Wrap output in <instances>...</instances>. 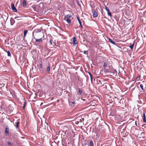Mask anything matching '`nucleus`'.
Segmentation results:
<instances>
[{"instance_id": "nucleus-1", "label": "nucleus", "mask_w": 146, "mask_h": 146, "mask_svg": "<svg viewBox=\"0 0 146 146\" xmlns=\"http://www.w3.org/2000/svg\"><path fill=\"white\" fill-rule=\"evenodd\" d=\"M38 35L40 36H41L39 37L40 38L39 39H36L35 42H38L39 43H41L42 42V40H44V35L43 33H38Z\"/></svg>"}, {"instance_id": "nucleus-2", "label": "nucleus", "mask_w": 146, "mask_h": 146, "mask_svg": "<svg viewBox=\"0 0 146 146\" xmlns=\"http://www.w3.org/2000/svg\"><path fill=\"white\" fill-rule=\"evenodd\" d=\"M72 15L69 14L65 15L64 18V20L66 21L69 24L71 23V20L70 18H71Z\"/></svg>"}, {"instance_id": "nucleus-3", "label": "nucleus", "mask_w": 146, "mask_h": 146, "mask_svg": "<svg viewBox=\"0 0 146 146\" xmlns=\"http://www.w3.org/2000/svg\"><path fill=\"white\" fill-rule=\"evenodd\" d=\"M11 7L12 10L13 12H17V10L15 7L14 4L13 3H11Z\"/></svg>"}, {"instance_id": "nucleus-4", "label": "nucleus", "mask_w": 146, "mask_h": 146, "mask_svg": "<svg viewBox=\"0 0 146 146\" xmlns=\"http://www.w3.org/2000/svg\"><path fill=\"white\" fill-rule=\"evenodd\" d=\"M9 128H8V126L6 125V129L5 130V134H7V135H8L9 134Z\"/></svg>"}, {"instance_id": "nucleus-5", "label": "nucleus", "mask_w": 146, "mask_h": 146, "mask_svg": "<svg viewBox=\"0 0 146 146\" xmlns=\"http://www.w3.org/2000/svg\"><path fill=\"white\" fill-rule=\"evenodd\" d=\"M117 71L115 70H112V72H110V73L113 74V75L114 76H116L117 75Z\"/></svg>"}, {"instance_id": "nucleus-6", "label": "nucleus", "mask_w": 146, "mask_h": 146, "mask_svg": "<svg viewBox=\"0 0 146 146\" xmlns=\"http://www.w3.org/2000/svg\"><path fill=\"white\" fill-rule=\"evenodd\" d=\"M73 43L74 44H77V42L76 40V39L75 37H74L73 38Z\"/></svg>"}, {"instance_id": "nucleus-7", "label": "nucleus", "mask_w": 146, "mask_h": 146, "mask_svg": "<svg viewBox=\"0 0 146 146\" xmlns=\"http://www.w3.org/2000/svg\"><path fill=\"white\" fill-rule=\"evenodd\" d=\"M142 84H140V87L141 88V89L143 91L144 90V89H143V86L145 85V84L144 83V82H142Z\"/></svg>"}, {"instance_id": "nucleus-8", "label": "nucleus", "mask_w": 146, "mask_h": 146, "mask_svg": "<svg viewBox=\"0 0 146 146\" xmlns=\"http://www.w3.org/2000/svg\"><path fill=\"white\" fill-rule=\"evenodd\" d=\"M77 19H78V22H79V23L80 25V26L82 28V24H81V22L80 20V18H79V17H77Z\"/></svg>"}, {"instance_id": "nucleus-9", "label": "nucleus", "mask_w": 146, "mask_h": 146, "mask_svg": "<svg viewBox=\"0 0 146 146\" xmlns=\"http://www.w3.org/2000/svg\"><path fill=\"white\" fill-rule=\"evenodd\" d=\"M97 12L94 11L93 14V16L94 17H97Z\"/></svg>"}, {"instance_id": "nucleus-10", "label": "nucleus", "mask_w": 146, "mask_h": 146, "mask_svg": "<svg viewBox=\"0 0 146 146\" xmlns=\"http://www.w3.org/2000/svg\"><path fill=\"white\" fill-rule=\"evenodd\" d=\"M96 83L98 85H99V86H100V84L101 85L102 84L101 81L100 80H97Z\"/></svg>"}, {"instance_id": "nucleus-11", "label": "nucleus", "mask_w": 146, "mask_h": 146, "mask_svg": "<svg viewBox=\"0 0 146 146\" xmlns=\"http://www.w3.org/2000/svg\"><path fill=\"white\" fill-rule=\"evenodd\" d=\"M133 81H134V83H133L131 85V86H130L129 87V89H131L132 87H133V86H134V84H135V83L136 82V80H133Z\"/></svg>"}, {"instance_id": "nucleus-12", "label": "nucleus", "mask_w": 146, "mask_h": 146, "mask_svg": "<svg viewBox=\"0 0 146 146\" xmlns=\"http://www.w3.org/2000/svg\"><path fill=\"white\" fill-rule=\"evenodd\" d=\"M23 7H25L26 6V2L25 0H23Z\"/></svg>"}, {"instance_id": "nucleus-13", "label": "nucleus", "mask_w": 146, "mask_h": 146, "mask_svg": "<svg viewBox=\"0 0 146 146\" xmlns=\"http://www.w3.org/2000/svg\"><path fill=\"white\" fill-rule=\"evenodd\" d=\"M20 122L19 121L16 122L15 123V124L16 125V128H18L19 127V124Z\"/></svg>"}, {"instance_id": "nucleus-14", "label": "nucleus", "mask_w": 146, "mask_h": 146, "mask_svg": "<svg viewBox=\"0 0 146 146\" xmlns=\"http://www.w3.org/2000/svg\"><path fill=\"white\" fill-rule=\"evenodd\" d=\"M109 41L111 43L113 44H115V42L113 41L112 39L110 38H109Z\"/></svg>"}, {"instance_id": "nucleus-15", "label": "nucleus", "mask_w": 146, "mask_h": 146, "mask_svg": "<svg viewBox=\"0 0 146 146\" xmlns=\"http://www.w3.org/2000/svg\"><path fill=\"white\" fill-rule=\"evenodd\" d=\"M4 16L5 17V18L6 19V20H7L8 17V13H5V15H4Z\"/></svg>"}, {"instance_id": "nucleus-16", "label": "nucleus", "mask_w": 146, "mask_h": 146, "mask_svg": "<svg viewBox=\"0 0 146 146\" xmlns=\"http://www.w3.org/2000/svg\"><path fill=\"white\" fill-rule=\"evenodd\" d=\"M27 32H28V30H25L24 31V37H25V36H26L27 33Z\"/></svg>"}, {"instance_id": "nucleus-17", "label": "nucleus", "mask_w": 146, "mask_h": 146, "mask_svg": "<svg viewBox=\"0 0 146 146\" xmlns=\"http://www.w3.org/2000/svg\"><path fill=\"white\" fill-rule=\"evenodd\" d=\"M33 38L32 39V42H34V40L35 39V40L36 39L35 38V36H34V33H33Z\"/></svg>"}, {"instance_id": "nucleus-18", "label": "nucleus", "mask_w": 146, "mask_h": 146, "mask_svg": "<svg viewBox=\"0 0 146 146\" xmlns=\"http://www.w3.org/2000/svg\"><path fill=\"white\" fill-rule=\"evenodd\" d=\"M88 74H89L90 76V79L91 82L92 81V74L90 73L89 72H88Z\"/></svg>"}, {"instance_id": "nucleus-19", "label": "nucleus", "mask_w": 146, "mask_h": 146, "mask_svg": "<svg viewBox=\"0 0 146 146\" xmlns=\"http://www.w3.org/2000/svg\"><path fill=\"white\" fill-rule=\"evenodd\" d=\"M82 90L80 88L78 89V93L80 95H81L82 93Z\"/></svg>"}, {"instance_id": "nucleus-20", "label": "nucleus", "mask_w": 146, "mask_h": 146, "mask_svg": "<svg viewBox=\"0 0 146 146\" xmlns=\"http://www.w3.org/2000/svg\"><path fill=\"white\" fill-rule=\"evenodd\" d=\"M50 71V66H48L47 68V71L48 72H49Z\"/></svg>"}, {"instance_id": "nucleus-21", "label": "nucleus", "mask_w": 146, "mask_h": 146, "mask_svg": "<svg viewBox=\"0 0 146 146\" xmlns=\"http://www.w3.org/2000/svg\"><path fill=\"white\" fill-rule=\"evenodd\" d=\"M32 7L35 11H36V7L35 5L32 6Z\"/></svg>"}, {"instance_id": "nucleus-22", "label": "nucleus", "mask_w": 146, "mask_h": 146, "mask_svg": "<svg viewBox=\"0 0 146 146\" xmlns=\"http://www.w3.org/2000/svg\"><path fill=\"white\" fill-rule=\"evenodd\" d=\"M26 104H27L26 102L25 101L24 102V103L23 106V109H24L25 106H26Z\"/></svg>"}, {"instance_id": "nucleus-23", "label": "nucleus", "mask_w": 146, "mask_h": 146, "mask_svg": "<svg viewBox=\"0 0 146 146\" xmlns=\"http://www.w3.org/2000/svg\"><path fill=\"white\" fill-rule=\"evenodd\" d=\"M134 43L133 44L129 46V47L131 49H132L133 48V47L134 45Z\"/></svg>"}, {"instance_id": "nucleus-24", "label": "nucleus", "mask_w": 146, "mask_h": 146, "mask_svg": "<svg viewBox=\"0 0 146 146\" xmlns=\"http://www.w3.org/2000/svg\"><path fill=\"white\" fill-rule=\"evenodd\" d=\"M143 122L146 123V119L145 117H143Z\"/></svg>"}, {"instance_id": "nucleus-25", "label": "nucleus", "mask_w": 146, "mask_h": 146, "mask_svg": "<svg viewBox=\"0 0 146 146\" xmlns=\"http://www.w3.org/2000/svg\"><path fill=\"white\" fill-rule=\"evenodd\" d=\"M7 56H11V54L10 52L9 51H8L7 52Z\"/></svg>"}, {"instance_id": "nucleus-26", "label": "nucleus", "mask_w": 146, "mask_h": 146, "mask_svg": "<svg viewBox=\"0 0 146 146\" xmlns=\"http://www.w3.org/2000/svg\"><path fill=\"white\" fill-rule=\"evenodd\" d=\"M90 146H93V142L92 140H91L90 141Z\"/></svg>"}, {"instance_id": "nucleus-27", "label": "nucleus", "mask_w": 146, "mask_h": 146, "mask_svg": "<svg viewBox=\"0 0 146 146\" xmlns=\"http://www.w3.org/2000/svg\"><path fill=\"white\" fill-rule=\"evenodd\" d=\"M7 144L9 146H12V144L10 141H8L7 142Z\"/></svg>"}, {"instance_id": "nucleus-28", "label": "nucleus", "mask_w": 146, "mask_h": 146, "mask_svg": "<svg viewBox=\"0 0 146 146\" xmlns=\"http://www.w3.org/2000/svg\"><path fill=\"white\" fill-rule=\"evenodd\" d=\"M108 15H110V17L111 16V12H110V11L108 12Z\"/></svg>"}, {"instance_id": "nucleus-29", "label": "nucleus", "mask_w": 146, "mask_h": 146, "mask_svg": "<svg viewBox=\"0 0 146 146\" xmlns=\"http://www.w3.org/2000/svg\"><path fill=\"white\" fill-rule=\"evenodd\" d=\"M135 86H134L131 89H130L132 91H133L135 90Z\"/></svg>"}, {"instance_id": "nucleus-30", "label": "nucleus", "mask_w": 146, "mask_h": 146, "mask_svg": "<svg viewBox=\"0 0 146 146\" xmlns=\"http://www.w3.org/2000/svg\"><path fill=\"white\" fill-rule=\"evenodd\" d=\"M107 63H104V64H103V66L104 67H106V66H107Z\"/></svg>"}, {"instance_id": "nucleus-31", "label": "nucleus", "mask_w": 146, "mask_h": 146, "mask_svg": "<svg viewBox=\"0 0 146 146\" xmlns=\"http://www.w3.org/2000/svg\"><path fill=\"white\" fill-rule=\"evenodd\" d=\"M83 146H88V145L86 143H84L83 145Z\"/></svg>"}, {"instance_id": "nucleus-32", "label": "nucleus", "mask_w": 146, "mask_h": 146, "mask_svg": "<svg viewBox=\"0 0 146 146\" xmlns=\"http://www.w3.org/2000/svg\"><path fill=\"white\" fill-rule=\"evenodd\" d=\"M105 9L106 10V11H107V12L110 11L109 9L107 7H105Z\"/></svg>"}, {"instance_id": "nucleus-33", "label": "nucleus", "mask_w": 146, "mask_h": 146, "mask_svg": "<svg viewBox=\"0 0 146 146\" xmlns=\"http://www.w3.org/2000/svg\"><path fill=\"white\" fill-rule=\"evenodd\" d=\"M40 69H42V63H40Z\"/></svg>"}, {"instance_id": "nucleus-34", "label": "nucleus", "mask_w": 146, "mask_h": 146, "mask_svg": "<svg viewBox=\"0 0 146 146\" xmlns=\"http://www.w3.org/2000/svg\"><path fill=\"white\" fill-rule=\"evenodd\" d=\"M49 42L50 43L51 45H52V42L51 40L50 39Z\"/></svg>"}, {"instance_id": "nucleus-35", "label": "nucleus", "mask_w": 146, "mask_h": 146, "mask_svg": "<svg viewBox=\"0 0 146 146\" xmlns=\"http://www.w3.org/2000/svg\"><path fill=\"white\" fill-rule=\"evenodd\" d=\"M20 18V17H15V19H16L17 18Z\"/></svg>"}, {"instance_id": "nucleus-36", "label": "nucleus", "mask_w": 146, "mask_h": 146, "mask_svg": "<svg viewBox=\"0 0 146 146\" xmlns=\"http://www.w3.org/2000/svg\"><path fill=\"white\" fill-rule=\"evenodd\" d=\"M143 117H145V113H143Z\"/></svg>"}, {"instance_id": "nucleus-37", "label": "nucleus", "mask_w": 146, "mask_h": 146, "mask_svg": "<svg viewBox=\"0 0 146 146\" xmlns=\"http://www.w3.org/2000/svg\"><path fill=\"white\" fill-rule=\"evenodd\" d=\"M86 51H84L83 53L84 54H86Z\"/></svg>"}, {"instance_id": "nucleus-38", "label": "nucleus", "mask_w": 146, "mask_h": 146, "mask_svg": "<svg viewBox=\"0 0 146 146\" xmlns=\"http://www.w3.org/2000/svg\"><path fill=\"white\" fill-rule=\"evenodd\" d=\"M72 104L73 105H74L75 104V102H72Z\"/></svg>"}, {"instance_id": "nucleus-39", "label": "nucleus", "mask_w": 146, "mask_h": 146, "mask_svg": "<svg viewBox=\"0 0 146 146\" xmlns=\"http://www.w3.org/2000/svg\"><path fill=\"white\" fill-rule=\"evenodd\" d=\"M38 46L39 47V48H40V47H42V46L41 45H38Z\"/></svg>"}, {"instance_id": "nucleus-40", "label": "nucleus", "mask_w": 146, "mask_h": 146, "mask_svg": "<svg viewBox=\"0 0 146 146\" xmlns=\"http://www.w3.org/2000/svg\"><path fill=\"white\" fill-rule=\"evenodd\" d=\"M1 85H2V87L4 86V84H1Z\"/></svg>"}, {"instance_id": "nucleus-41", "label": "nucleus", "mask_w": 146, "mask_h": 146, "mask_svg": "<svg viewBox=\"0 0 146 146\" xmlns=\"http://www.w3.org/2000/svg\"><path fill=\"white\" fill-rule=\"evenodd\" d=\"M111 115H112V116H113L114 115H112V113H111Z\"/></svg>"}, {"instance_id": "nucleus-42", "label": "nucleus", "mask_w": 146, "mask_h": 146, "mask_svg": "<svg viewBox=\"0 0 146 146\" xmlns=\"http://www.w3.org/2000/svg\"><path fill=\"white\" fill-rule=\"evenodd\" d=\"M136 122H136V121H135V124H136V125L137 124Z\"/></svg>"}, {"instance_id": "nucleus-43", "label": "nucleus", "mask_w": 146, "mask_h": 146, "mask_svg": "<svg viewBox=\"0 0 146 146\" xmlns=\"http://www.w3.org/2000/svg\"><path fill=\"white\" fill-rule=\"evenodd\" d=\"M11 25H13V24H12V23L11 22Z\"/></svg>"}, {"instance_id": "nucleus-44", "label": "nucleus", "mask_w": 146, "mask_h": 146, "mask_svg": "<svg viewBox=\"0 0 146 146\" xmlns=\"http://www.w3.org/2000/svg\"><path fill=\"white\" fill-rule=\"evenodd\" d=\"M20 19H19V18H18V19H17L18 20H20Z\"/></svg>"}, {"instance_id": "nucleus-45", "label": "nucleus", "mask_w": 146, "mask_h": 146, "mask_svg": "<svg viewBox=\"0 0 146 146\" xmlns=\"http://www.w3.org/2000/svg\"><path fill=\"white\" fill-rule=\"evenodd\" d=\"M106 71L107 72H108V70H106Z\"/></svg>"}, {"instance_id": "nucleus-46", "label": "nucleus", "mask_w": 146, "mask_h": 146, "mask_svg": "<svg viewBox=\"0 0 146 146\" xmlns=\"http://www.w3.org/2000/svg\"><path fill=\"white\" fill-rule=\"evenodd\" d=\"M70 102H69V103H70Z\"/></svg>"}]
</instances>
